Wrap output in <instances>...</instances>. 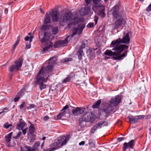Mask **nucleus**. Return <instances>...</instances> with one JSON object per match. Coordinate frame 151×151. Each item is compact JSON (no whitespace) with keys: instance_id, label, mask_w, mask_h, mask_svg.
<instances>
[{"instance_id":"nucleus-4","label":"nucleus","mask_w":151,"mask_h":151,"mask_svg":"<svg viewBox=\"0 0 151 151\" xmlns=\"http://www.w3.org/2000/svg\"><path fill=\"white\" fill-rule=\"evenodd\" d=\"M51 37H53L52 35L47 32H45L43 37L42 38L40 42L42 43H45L47 45L43 48V51L44 52L48 51V50L53 46V43L51 42L52 39Z\"/></svg>"},{"instance_id":"nucleus-21","label":"nucleus","mask_w":151,"mask_h":151,"mask_svg":"<svg viewBox=\"0 0 151 151\" xmlns=\"http://www.w3.org/2000/svg\"><path fill=\"white\" fill-rule=\"evenodd\" d=\"M135 141L133 140H132L130 141L128 143L124 142L123 144V145L124 146H127V149L128 147L131 149H133Z\"/></svg>"},{"instance_id":"nucleus-50","label":"nucleus","mask_w":151,"mask_h":151,"mask_svg":"<svg viewBox=\"0 0 151 151\" xmlns=\"http://www.w3.org/2000/svg\"><path fill=\"white\" fill-rule=\"evenodd\" d=\"M22 134V133L21 132H19L18 133H17V135L16 136V137H15V138H17L19 137Z\"/></svg>"},{"instance_id":"nucleus-48","label":"nucleus","mask_w":151,"mask_h":151,"mask_svg":"<svg viewBox=\"0 0 151 151\" xmlns=\"http://www.w3.org/2000/svg\"><path fill=\"white\" fill-rule=\"evenodd\" d=\"M125 138L123 137H118L117 138V141L119 142H120L125 139Z\"/></svg>"},{"instance_id":"nucleus-53","label":"nucleus","mask_w":151,"mask_h":151,"mask_svg":"<svg viewBox=\"0 0 151 151\" xmlns=\"http://www.w3.org/2000/svg\"><path fill=\"white\" fill-rule=\"evenodd\" d=\"M85 1L87 4L86 6H88V4H90L91 1V0H85Z\"/></svg>"},{"instance_id":"nucleus-17","label":"nucleus","mask_w":151,"mask_h":151,"mask_svg":"<svg viewBox=\"0 0 151 151\" xmlns=\"http://www.w3.org/2000/svg\"><path fill=\"white\" fill-rule=\"evenodd\" d=\"M142 116H133L131 115L128 116L127 117V119L129 120L130 123L134 124L137 122L138 120L140 118V117Z\"/></svg>"},{"instance_id":"nucleus-25","label":"nucleus","mask_w":151,"mask_h":151,"mask_svg":"<svg viewBox=\"0 0 151 151\" xmlns=\"http://www.w3.org/2000/svg\"><path fill=\"white\" fill-rule=\"evenodd\" d=\"M77 55L78 56V59L81 60L82 59V57L84 55L83 50L82 49H79L77 52Z\"/></svg>"},{"instance_id":"nucleus-1","label":"nucleus","mask_w":151,"mask_h":151,"mask_svg":"<svg viewBox=\"0 0 151 151\" xmlns=\"http://www.w3.org/2000/svg\"><path fill=\"white\" fill-rule=\"evenodd\" d=\"M53 58L49 61L46 67L42 66L39 70L35 78V83L38 85L41 90L45 89L47 85L44 83L48 80V78L52 75L51 73L52 71L53 65L55 61L52 60Z\"/></svg>"},{"instance_id":"nucleus-63","label":"nucleus","mask_w":151,"mask_h":151,"mask_svg":"<svg viewBox=\"0 0 151 151\" xmlns=\"http://www.w3.org/2000/svg\"><path fill=\"white\" fill-rule=\"evenodd\" d=\"M4 112V111H1L0 112V115H1L2 113H3Z\"/></svg>"},{"instance_id":"nucleus-55","label":"nucleus","mask_w":151,"mask_h":151,"mask_svg":"<svg viewBox=\"0 0 151 151\" xmlns=\"http://www.w3.org/2000/svg\"><path fill=\"white\" fill-rule=\"evenodd\" d=\"M27 128H26L25 129H23L22 130V132H23V134L24 135H25L26 134V132H27Z\"/></svg>"},{"instance_id":"nucleus-19","label":"nucleus","mask_w":151,"mask_h":151,"mask_svg":"<svg viewBox=\"0 0 151 151\" xmlns=\"http://www.w3.org/2000/svg\"><path fill=\"white\" fill-rule=\"evenodd\" d=\"M72 14L70 12L65 13L63 15V22H65L67 21L70 20L72 17Z\"/></svg>"},{"instance_id":"nucleus-22","label":"nucleus","mask_w":151,"mask_h":151,"mask_svg":"<svg viewBox=\"0 0 151 151\" xmlns=\"http://www.w3.org/2000/svg\"><path fill=\"white\" fill-rule=\"evenodd\" d=\"M83 21V19L82 18H78L77 17L74 18L72 20V23L74 25L77 24L79 22H81Z\"/></svg>"},{"instance_id":"nucleus-46","label":"nucleus","mask_w":151,"mask_h":151,"mask_svg":"<svg viewBox=\"0 0 151 151\" xmlns=\"http://www.w3.org/2000/svg\"><path fill=\"white\" fill-rule=\"evenodd\" d=\"M12 126L11 124H9L8 123H5L4 125V128L7 129L10 126Z\"/></svg>"},{"instance_id":"nucleus-62","label":"nucleus","mask_w":151,"mask_h":151,"mask_svg":"<svg viewBox=\"0 0 151 151\" xmlns=\"http://www.w3.org/2000/svg\"><path fill=\"white\" fill-rule=\"evenodd\" d=\"M8 110V109L6 108H5L3 109V110Z\"/></svg>"},{"instance_id":"nucleus-27","label":"nucleus","mask_w":151,"mask_h":151,"mask_svg":"<svg viewBox=\"0 0 151 151\" xmlns=\"http://www.w3.org/2000/svg\"><path fill=\"white\" fill-rule=\"evenodd\" d=\"M101 100H99L95 102L92 106L93 108H99L101 104Z\"/></svg>"},{"instance_id":"nucleus-59","label":"nucleus","mask_w":151,"mask_h":151,"mask_svg":"<svg viewBox=\"0 0 151 151\" xmlns=\"http://www.w3.org/2000/svg\"><path fill=\"white\" fill-rule=\"evenodd\" d=\"M110 58L109 57H107V56H105L104 58V60H107V59H110Z\"/></svg>"},{"instance_id":"nucleus-16","label":"nucleus","mask_w":151,"mask_h":151,"mask_svg":"<svg viewBox=\"0 0 151 151\" xmlns=\"http://www.w3.org/2000/svg\"><path fill=\"white\" fill-rule=\"evenodd\" d=\"M69 108V106L68 105H67L63 107V108L61 110V112L57 116L58 119H61L62 117L65 116L66 114V110L68 109Z\"/></svg>"},{"instance_id":"nucleus-14","label":"nucleus","mask_w":151,"mask_h":151,"mask_svg":"<svg viewBox=\"0 0 151 151\" xmlns=\"http://www.w3.org/2000/svg\"><path fill=\"white\" fill-rule=\"evenodd\" d=\"M59 12L56 9H53L50 13V15L52 17L53 21L56 22L58 20V14Z\"/></svg>"},{"instance_id":"nucleus-8","label":"nucleus","mask_w":151,"mask_h":151,"mask_svg":"<svg viewBox=\"0 0 151 151\" xmlns=\"http://www.w3.org/2000/svg\"><path fill=\"white\" fill-rule=\"evenodd\" d=\"M96 116L92 113H84L81 118L86 122H93L95 120Z\"/></svg>"},{"instance_id":"nucleus-13","label":"nucleus","mask_w":151,"mask_h":151,"mask_svg":"<svg viewBox=\"0 0 151 151\" xmlns=\"http://www.w3.org/2000/svg\"><path fill=\"white\" fill-rule=\"evenodd\" d=\"M102 111L105 112L106 114V116L108 115L111 112L115 113L116 110L112 106L109 104L108 106L103 109H102Z\"/></svg>"},{"instance_id":"nucleus-23","label":"nucleus","mask_w":151,"mask_h":151,"mask_svg":"<svg viewBox=\"0 0 151 151\" xmlns=\"http://www.w3.org/2000/svg\"><path fill=\"white\" fill-rule=\"evenodd\" d=\"M51 22V18L50 14L46 13L45 17L44 19V23L45 24H47L50 23Z\"/></svg>"},{"instance_id":"nucleus-49","label":"nucleus","mask_w":151,"mask_h":151,"mask_svg":"<svg viewBox=\"0 0 151 151\" xmlns=\"http://www.w3.org/2000/svg\"><path fill=\"white\" fill-rule=\"evenodd\" d=\"M98 17L95 16L94 18V21L95 22V24H96L97 23L98 20Z\"/></svg>"},{"instance_id":"nucleus-57","label":"nucleus","mask_w":151,"mask_h":151,"mask_svg":"<svg viewBox=\"0 0 151 151\" xmlns=\"http://www.w3.org/2000/svg\"><path fill=\"white\" fill-rule=\"evenodd\" d=\"M85 142L84 141H82L79 143V145H83L85 144Z\"/></svg>"},{"instance_id":"nucleus-11","label":"nucleus","mask_w":151,"mask_h":151,"mask_svg":"<svg viewBox=\"0 0 151 151\" xmlns=\"http://www.w3.org/2000/svg\"><path fill=\"white\" fill-rule=\"evenodd\" d=\"M108 125V123L105 121L99 122L92 127L91 130V133H94V132L97 129L101 128L105 126H107Z\"/></svg>"},{"instance_id":"nucleus-28","label":"nucleus","mask_w":151,"mask_h":151,"mask_svg":"<svg viewBox=\"0 0 151 151\" xmlns=\"http://www.w3.org/2000/svg\"><path fill=\"white\" fill-rule=\"evenodd\" d=\"M28 138L30 142H33L36 139L35 136L33 134H28Z\"/></svg>"},{"instance_id":"nucleus-6","label":"nucleus","mask_w":151,"mask_h":151,"mask_svg":"<svg viewBox=\"0 0 151 151\" xmlns=\"http://www.w3.org/2000/svg\"><path fill=\"white\" fill-rule=\"evenodd\" d=\"M118 44H117L116 45H113V47L111 46V44L110 45L111 47H114L112 49V50L116 51V52H115L116 54V55L120 54L124 50H127L129 48L128 46L124 44L119 45Z\"/></svg>"},{"instance_id":"nucleus-35","label":"nucleus","mask_w":151,"mask_h":151,"mask_svg":"<svg viewBox=\"0 0 151 151\" xmlns=\"http://www.w3.org/2000/svg\"><path fill=\"white\" fill-rule=\"evenodd\" d=\"M40 143L39 142L37 141L34 144L32 147L35 149V150H36L38 147L40 146Z\"/></svg>"},{"instance_id":"nucleus-20","label":"nucleus","mask_w":151,"mask_h":151,"mask_svg":"<svg viewBox=\"0 0 151 151\" xmlns=\"http://www.w3.org/2000/svg\"><path fill=\"white\" fill-rule=\"evenodd\" d=\"M25 123L22 119H19L17 124V128L19 130L23 129Z\"/></svg>"},{"instance_id":"nucleus-34","label":"nucleus","mask_w":151,"mask_h":151,"mask_svg":"<svg viewBox=\"0 0 151 151\" xmlns=\"http://www.w3.org/2000/svg\"><path fill=\"white\" fill-rule=\"evenodd\" d=\"M97 50V51L96 52V53L99 54H100L101 53V50L98 48V46H96L95 47H94L92 50V51H95L96 50Z\"/></svg>"},{"instance_id":"nucleus-44","label":"nucleus","mask_w":151,"mask_h":151,"mask_svg":"<svg viewBox=\"0 0 151 151\" xmlns=\"http://www.w3.org/2000/svg\"><path fill=\"white\" fill-rule=\"evenodd\" d=\"M93 3L96 5H97L100 2L101 0H92Z\"/></svg>"},{"instance_id":"nucleus-30","label":"nucleus","mask_w":151,"mask_h":151,"mask_svg":"<svg viewBox=\"0 0 151 151\" xmlns=\"http://www.w3.org/2000/svg\"><path fill=\"white\" fill-rule=\"evenodd\" d=\"M20 42V38L19 36L17 38V40L15 41V42L13 45L12 47V49L13 50H14L17 46L19 44Z\"/></svg>"},{"instance_id":"nucleus-7","label":"nucleus","mask_w":151,"mask_h":151,"mask_svg":"<svg viewBox=\"0 0 151 151\" xmlns=\"http://www.w3.org/2000/svg\"><path fill=\"white\" fill-rule=\"evenodd\" d=\"M130 40L129 37V34L127 33L126 35L122 39L119 38L113 41L111 43V46H113V45H116L117 44L124 43L129 44Z\"/></svg>"},{"instance_id":"nucleus-43","label":"nucleus","mask_w":151,"mask_h":151,"mask_svg":"<svg viewBox=\"0 0 151 151\" xmlns=\"http://www.w3.org/2000/svg\"><path fill=\"white\" fill-rule=\"evenodd\" d=\"M20 97L19 96L17 95L16 97L14 99V101L15 102H17L20 99Z\"/></svg>"},{"instance_id":"nucleus-5","label":"nucleus","mask_w":151,"mask_h":151,"mask_svg":"<svg viewBox=\"0 0 151 151\" xmlns=\"http://www.w3.org/2000/svg\"><path fill=\"white\" fill-rule=\"evenodd\" d=\"M23 62V60L22 57H20L14 62V64L9 67L8 69L9 71L11 72L18 71L22 67ZM10 75L11 76L12 73H10Z\"/></svg>"},{"instance_id":"nucleus-10","label":"nucleus","mask_w":151,"mask_h":151,"mask_svg":"<svg viewBox=\"0 0 151 151\" xmlns=\"http://www.w3.org/2000/svg\"><path fill=\"white\" fill-rule=\"evenodd\" d=\"M122 96L118 95L115 97H112L109 101L110 105L114 107L118 105L121 102Z\"/></svg>"},{"instance_id":"nucleus-39","label":"nucleus","mask_w":151,"mask_h":151,"mask_svg":"<svg viewBox=\"0 0 151 151\" xmlns=\"http://www.w3.org/2000/svg\"><path fill=\"white\" fill-rule=\"evenodd\" d=\"M36 106V105L33 104H29V106L27 107V109H31L32 108H35Z\"/></svg>"},{"instance_id":"nucleus-18","label":"nucleus","mask_w":151,"mask_h":151,"mask_svg":"<svg viewBox=\"0 0 151 151\" xmlns=\"http://www.w3.org/2000/svg\"><path fill=\"white\" fill-rule=\"evenodd\" d=\"M128 51L126 50L122 54L120 55L119 54L118 55H115L116 56H113V58L114 60H121L124 58L127 55V53Z\"/></svg>"},{"instance_id":"nucleus-15","label":"nucleus","mask_w":151,"mask_h":151,"mask_svg":"<svg viewBox=\"0 0 151 151\" xmlns=\"http://www.w3.org/2000/svg\"><path fill=\"white\" fill-rule=\"evenodd\" d=\"M68 37L69 36L67 37L63 40H60L55 42L53 45L54 47L56 48L63 46L64 44L68 42Z\"/></svg>"},{"instance_id":"nucleus-3","label":"nucleus","mask_w":151,"mask_h":151,"mask_svg":"<svg viewBox=\"0 0 151 151\" xmlns=\"http://www.w3.org/2000/svg\"><path fill=\"white\" fill-rule=\"evenodd\" d=\"M70 137L69 134L65 136H62L55 139L54 142L52 144V146H55V147L52 148V150H55L62 147V146L66 144Z\"/></svg>"},{"instance_id":"nucleus-33","label":"nucleus","mask_w":151,"mask_h":151,"mask_svg":"<svg viewBox=\"0 0 151 151\" xmlns=\"http://www.w3.org/2000/svg\"><path fill=\"white\" fill-rule=\"evenodd\" d=\"M99 6L101 8V10L100 11V13L104 17L105 15V14L104 13L105 10L104 7L102 5H99Z\"/></svg>"},{"instance_id":"nucleus-58","label":"nucleus","mask_w":151,"mask_h":151,"mask_svg":"<svg viewBox=\"0 0 151 151\" xmlns=\"http://www.w3.org/2000/svg\"><path fill=\"white\" fill-rule=\"evenodd\" d=\"M122 148L123 149L122 151H126V150L127 149V146H124L123 145V146L122 147Z\"/></svg>"},{"instance_id":"nucleus-36","label":"nucleus","mask_w":151,"mask_h":151,"mask_svg":"<svg viewBox=\"0 0 151 151\" xmlns=\"http://www.w3.org/2000/svg\"><path fill=\"white\" fill-rule=\"evenodd\" d=\"M34 36L33 35H31L29 37L26 36L24 38V40L25 41H28L29 40V42H31L32 41V39L33 38Z\"/></svg>"},{"instance_id":"nucleus-31","label":"nucleus","mask_w":151,"mask_h":151,"mask_svg":"<svg viewBox=\"0 0 151 151\" xmlns=\"http://www.w3.org/2000/svg\"><path fill=\"white\" fill-rule=\"evenodd\" d=\"M89 145L91 147H93L95 146V141L92 139H90L88 140Z\"/></svg>"},{"instance_id":"nucleus-9","label":"nucleus","mask_w":151,"mask_h":151,"mask_svg":"<svg viewBox=\"0 0 151 151\" xmlns=\"http://www.w3.org/2000/svg\"><path fill=\"white\" fill-rule=\"evenodd\" d=\"M85 27V24H79L78 27H74L73 28L72 31V34L71 35V37H73L76 34H78L80 35L82 32L83 29Z\"/></svg>"},{"instance_id":"nucleus-47","label":"nucleus","mask_w":151,"mask_h":151,"mask_svg":"<svg viewBox=\"0 0 151 151\" xmlns=\"http://www.w3.org/2000/svg\"><path fill=\"white\" fill-rule=\"evenodd\" d=\"M72 59L71 58H65L64 59V61L66 62L69 61H70L72 60Z\"/></svg>"},{"instance_id":"nucleus-12","label":"nucleus","mask_w":151,"mask_h":151,"mask_svg":"<svg viewBox=\"0 0 151 151\" xmlns=\"http://www.w3.org/2000/svg\"><path fill=\"white\" fill-rule=\"evenodd\" d=\"M72 107L73 109L72 110V112L73 115L74 116H77L83 114L86 110V108L84 107Z\"/></svg>"},{"instance_id":"nucleus-24","label":"nucleus","mask_w":151,"mask_h":151,"mask_svg":"<svg viewBox=\"0 0 151 151\" xmlns=\"http://www.w3.org/2000/svg\"><path fill=\"white\" fill-rule=\"evenodd\" d=\"M104 53L106 55H108L109 56H111L113 55H116V54L115 52H113L111 50H106Z\"/></svg>"},{"instance_id":"nucleus-32","label":"nucleus","mask_w":151,"mask_h":151,"mask_svg":"<svg viewBox=\"0 0 151 151\" xmlns=\"http://www.w3.org/2000/svg\"><path fill=\"white\" fill-rule=\"evenodd\" d=\"M25 89L24 88H22L20 90V91L18 93L17 95L20 98L22 97L24 94Z\"/></svg>"},{"instance_id":"nucleus-51","label":"nucleus","mask_w":151,"mask_h":151,"mask_svg":"<svg viewBox=\"0 0 151 151\" xmlns=\"http://www.w3.org/2000/svg\"><path fill=\"white\" fill-rule=\"evenodd\" d=\"M31 42H30L29 44H27L26 45V47L27 49H29L31 47Z\"/></svg>"},{"instance_id":"nucleus-45","label":"nucleus","mask_w":151,"mask_h":151,"mask_svg":"<svg viewBox=\"0 0 151 151\" xmlns=\"http://www.w3.org/2000/svg\"><path fill=\"white\" fill-rule=\"evenodd\" d=\"M146 11L147 12H149L151 11V4L147 8Z\"/></svg>"},{"instance_id":"nucleus-60","label":"nucleus","mask_w":151,"mask_h":151,"mask_svg":"<svg viewBox=\"0 0 151 151\" xmlns=\"http://www.w3.org/2000/svg\"><path fill=\"white\" fill-rule=\"evenodd\" d=\"M44 144V141H43V142H42V144L41 145V148L43 147V146Z\"/></svg>"},{"instance_id":"nucleus-41","label":"nucleus","mask_w":151,"mask_h":151,"mask_svg":"<svg viewBox=\"0 0 151 151\" xmlns=\"http://www.w3.org/2000/svg\"><path fill=\"white\" fill-rule=\"evenodd\" d=\"M94 26V23H93L92 22H90L88 24V25H87V27L89 28H92Z\"/></svg>"},{"instance_id":"nucleus-37","label":"nucleus","mask_w":151,"mask_h":151,"mask_svg":"<svg viewBox=\"0 0 151 151\" xmlns=\"http://www.w3.org/2000/svg\"><path fill=\"white\" fill-rule=\"evenodd\" d=\"M71 77H70L69 76H68L65 78L63 81V83H66L67 82H69L71 80Z\"/></svg>"},{"instance_id":"nucleus-54","label":"nucleus","mask_w":151,"mask_h":151,"mask_svg":"<svg viewBox=\"0 0 151 151\" xmlns=\"http://www.w3.org/2000/svg\"><path fill=\"white\" fill-rule=\"evenodd\" d=\"M85 44L84 43H83L82 42V44L81 46V47L79 49H82L83 50V49L85 48Z\"/></svg>"},{"instance_id":"nucleus-64","label":"nucleus","mask_w":151,"mask_h":151,"mask_svg":"<svg viewBox=\"0 0 151 151\" xmlns=\"http://www.w3.org/2000/svg\"><path fill=\"white\" fill-rule=\"evenodd\" d=\"M31 35V32H29V33H28V35Z\"/></svg>"},{"instance_id":"nucleus-56","label":"nucleus","mask_w":151,"mask_h":151,"mask_svg":"<svg viewBox=\"0 0 151 151\" xmlns=\"http://www.w3.org/2000/svg\"><path fill=\"white\" fill-rule=\"evenodd\" d=\"M97 7H98L97 6H93L92 7V10L93 11H95L96 9H97Z\"/></svg>"},{"instance_id":"nucleus-38","label":"nucleus","mask_w":151,"mask_h":151,"mask_svg":"<svg viewBox=\"0 0 151 151\" xmlns=\"http://www.w3.org/2000/svg\"><path fill=\"white\" fill-rule=\"evenodd\" d=\"M52 33L54 35H56L58 32V28L57 27H55L52 29Z\"/></svg>"},{"instance_id":"nucleus-40","label":"nucleus","mask_w":151,"mask_h":151,"mask_svg":"<svg viewBox=\"0 0 151 151\" xmlns=\"http://www.w3.org/2000/svg\"><path fill=\"white\" fill-rule=\"evenodd\" d=\"M85 12V14H88L90 11V9L89 7H86L84 9Z\"/></svg>"},{"instance_id":"nucleus-29","label":"nucleus","mask_w":151,"mask_h":151,"mask_svg":"<svg viewBox=\"0 0 151 151\" xmlns=\"http://www.w3.org/2000/svg\"><path fill=\"white\" fill-rule=\"evenodd\" d=\"M12 134V132H11L8 134L6 135L5 136L6 138V141L7 142L10 141L11 139V136Z\"/></svg>"},{"instance_id":"nucleus-61","label":"nucleus","mask_w":151,"mask_h":151,"mask_svg":"<svg viewBox=\"0 0 151 151\" xmlns=\"http://www.w3.org/2000/svg\"><path fill=\"white\" fill-rule=\"evenodd\" d=\"M46 139V137H43L42 138V139L43 140H45V139Z\"/></svg>"},{"instance_id":"nucleus-26","label":"nucleus","mask_w":151,"mask_h":151,"mask_svg":"<svg viewBox=\"0 0 151 151\" xmlns=\"http://www.w3.org/2000/svg\"><path fill=\"white\" fill-rule=\"evenodd\" d=\"M30 125L29 127V133L28 134H33L35 130V128L34 127V125L29 122Z\"/></svg>"},{"instance_id":"nucleus-2","label":"nucleus","mask_w":151,"mask_h":151,"mask_svg":"<svg viewBox=\"0 0 151 151\" xmlns=\"http://www.w3.org/2000/svg\"><path fill=\"white\" fill-rule=\"evenodd\" d=\"M112 14L115 21L114 25L113 27L114 29L118 28L122 25H124L126 24V21L123 17L122 13L119 11V7L118 6L115 5L113 7L111 10Z\"/></svg>"},{"instance_id":"nucleus-42","label":"nucleus","mask_w":151,"mask_h":151,"mask_svg":"<svg viewBox=\"0 0 151 151\" xmlns=\"http://www.w3.org/2000/svg\"><path fill=\"white\" fill-rule=\"evenodd\" d=\"M25 104V102L24 101H23L22 104L20 105L19 108L20 109H22L24 106Z\"/></svg>"},{"instance_id":"nucleus-52","label":"nucleus","mask_w":151,"mask_h":151,"mask_svg":"<svg viewBox=\"0 0 151 151\" xmlns=\"http://www.w3.org/2000/svg\"><path fill=\"white\" fill-rule=\"evenodd\" d=\"M49 119V117L48 116H46L43 117V119L45 121Z\"/></svg>"}]
</instances>
